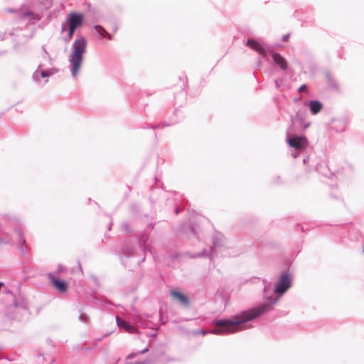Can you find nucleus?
<instances>
[{
  "label": "nucleus",
  "mask_w": 364,
  "mask_h": 364,
  "mask_svg": "<svg viewBox=\"0 0 364 364\" xmlns=\"http://www.w3.org/2000/svg\"><path fill=\"white\" fill-rule=\"evenodd\" d=\"M201 333L203 334V335L205 334V333L203 331H201Z\"/></svg>",
  "instance_id": "nucleus-20"
},
{
  "label": "nucleus",
  "mask_w": 364,
  "mask_h": 364,
  "mask_svg": "<svg viewBox=\"0 0 364 364\" xmlns=\"http://www.w3.org/2000/svg\"><path fill=\"white\" fill-rule=\"evenodd\" d=\"M84 16L81 14L70 13L68 18L69 38H71L76 28L82 26Z\"/></svg>",
  "instance_id": "nucleus-3"
},
{
  "label": "nucleus",
  "mask_w": 364,
  "mask_h": 364,
  "mask_svg": "<svg viewBox=\"0 0 364 364\" xmlns=\"http://www.w3.org/2000/svg\"><path fill=\"white\" fill-rule=\"evenodd\" d=\"M310 110L313 114H318L322 108V105L320 102L312 100L309 102Z\"/></svg>",
  "instance_id": "nucleus-10"
},
{
  "label": "nucleus",
  "mask_w": 364,
  "mask_h": 364,
  "mask_svg": "<svg viewBox=\"0 0 364 364\" xmlns=\"http://www.w3.org/2000/svg\"><path fill=\"white\" fill-rule=\"evenodd\" d=\"M148 350H149V349H148V348H146V349H144V350H142L141 353H144L147 352Z\"/></svg>",
  "instance_id": "nucleus-19"
},
{
  "label": "nucleus",
  "mask_w": 364,
  "mask_h": 364,
  "mask_svg": "<svg viewBox=\"0 0 364 364\" xmlns=\"http://www.w3.org/2000/svg\"><path fill=\"white\" fill-rule=\"evenodd\" d=\"M272 57L274 62L277 64L282 70H286L287 68L286 60L281 55L277 53H272Z\"/></svg>",
  "instance_id": "nucleus-8"
},
{
  "label": "nucleus",
  "mask_w": 364,
  "mask_h": 364,
  "mask_svg": "<svg viewBox=\"0 0 364 364\" xmlns=\"http://www.w3.org/2000/svg\"><path fill=\"white\" fill-rule=\"evenodd\" d=\"M48 279L51 282L53 287L60 292L65 293L68 289V283L63 280L57 279L53 274H48Z\"/></svg>",
  "instance_id": "nucleus-6"
},
{
  "label": "nucleus",
  "mask_w": 364,
  "mask_h": 364,
  "mask_svg": "<svg viewBox=\"0 0 364 364\" xmlns=\"http://www.w3.org/2000/svg\"><path fill=\"white\" fill-rule=\"evenodd\" d=\"M87 42L85 38L76 39L72 46V53L70 56L71 71L73 75H77L82 63V55L86 50Z\"/></svg>",
  "instance_id": "nucleus-2"
},
{
  "label": "nucleus",
  "mask_w": 364,
  "mask_h": 364,
  "mask_svg": "<svg viewBox=\"0 0 364 364\" xmlns=\"http://www.w3.org/2000/svg\"><path fill=\"white\" fill-rule=\"evenodd\" d=\"M134 356V355L132 353V354H129V355L127 356V358H133Z\"/></svg>",
  "instance_id": "nucleus-18"
},
{
  "label": "nucleus",
  "mask_w": 364,
  "mask_h": 364,
  "mask_svg": "<svg viewBox=\"0 0 364 364\" xmlns=\"http://www.w3.org/2000/svg\"><path fill=\"white\" fill-rule=\"evenodd\" d=\"M93 32L97 36H102L105 35V29L100 26H95L93 27Z\"/></svg>",
  "instance_id": "nucleus-12"
},
{
  "label": "nucleus",
  "mask_w": 364,
  "mask_h": 364,
  "mask_svg": "<svg viewBox=\"0 0 364 364\" xmlns=\"http://www.w3.org/2000/svg\"><path fill=\"white\" fill-rule=\"evenodd\" d=\"M117 324L119 326L124 327L127 331L132 332L134 331V328L129 325L125 321L120 319L118 316L117 317Z\"/></svg>",
  "instance_id": "nucleus-11"
},
{
  "label": "nucleus",
  "mask_w": 364,
  "mask_h": 364,
  "mask_svg": "<svg viewBox=\"0 0 364 364\" xmlns=\"http://www.w3.org/2000/svg\"><path fill=\"white\" fill-rule=\"evenodd\" d=\"M171 295L173 298L178 299L181 304L184 305H187L189 303L188 298L185 294L179 291H172L171 292Z\"/></svg>",
  "instance_id": "nucleus-9"
},
{
  "label": "nucleus",
  "mask_w": 364,
  "mask_h": 364,
  "mask_svg": "<svg viewBox=\"0 0 364 364\" xmlns=\"http://www.w3.org/2000/svg\"><path fill=\"white\" fill-rule=\"evenodd\" d=\"M53 73H54V70H51L50 72H48V71H44V70H43V71H41V72L40 73L41 76L42 77H48V76H49V75H52V74H53Z\"/></svg>",
  "instance_id": "nucleus-13"
},
{
  "label": "nucleus",
  "mask_w": 364,
  "mask_h": 364,
  "mask_svg": "<svg viewBox=\"0 0 364 364\" xmlns=\"http://www.w3.org/2000/svg\"><path fill=\"white\" fill-rule=\"evenodd\" d=\"M291 286V280L289 276L283 273L279 277V280L277 284L275 291L277 294H284Z\"/></svg>",
  "instance_id": "nucleus-4"
},
{
  "label": "nucleus",
  "mask_w": 364,
  "mask_h": 364,
  "mask_svg": "<svg viewBox=\"0 0 364 364\" xmlns=\"http://www.w3.org/2000/svg\"><path fill=\"white\" fill-rule=\"evenodd\" d=\"M105 36H106L109 40H111V39H112V36H111V35H110L108 32H107V31H106V30H105Z\"/></svg>",
  "instance_id": "nucleus-17"
},
{
  "label": "nucleus",
  "mask_w": 364,
  "mask_h": 364,
  "mask_svg": "<svg viewBox=\"0 0 364 364\" xmlns=\"http://www.w3.org/2000/svg\"><path fill=\"white\" fill-rule=\"evenodd\" d=\"M58 271H59V272H63L65 271V268L63 265H59Z\"/></svg>",
  "instance_id": "nucleus-15"
},
{
  "label": "nucleus",
  "mask_w": 364,
  "mask_h": 364,
  "mask_svg": "<svg viewBox=\"0 0 364 364\" xmlns=\"http://www.w3.org/2000/svg\"><path fill=\"white\" fill-rule=\"evenodd\" d=\"M290 146L297 150L304 149L307 146V139L305 136H294L288 139Z\"/></svg>",
  "instance_id": "nucleus-5"
},
{
  "label": "nucleus",
  "mask_w": 364,
  "mask_h": 364,
  "mask_svg": "<svg viewBox=\"0 0 364 364\" xmlns=\"http://www.w3.org/2000/svg\"><path fill=\"white\" fill-rule=\"evenodd\" d=\"M363 252H364V247H363Z\"/></svg>",
  "instance_id": "nucleus-21"
},
{
  "label": "nucleus",
  "mask_w": 364,
  "mask_h": 364,
  "mask_svg": "<svg viewBox=\"0 0 364 364\" xmlns=\"http://www.w3.org/2000/svg\"><path fill=\"white\" fill-rule=\"evenodd\" d=\"M247 46L250 47L252 49L256 50L260 55L266 56V52L264 48L257 41L253 39H248L247 41Z\"/></svg>",
  "instance_id": "nucleus-7"
},
{
  "label": "nucleus",
  "mask_w": 364,
  "mask_h": 364,
  "mask_svg": "<svg viewBox=\"0 0 364 364\" xmlns=\"http://www.w3.org/2000/svg\"><path fill=\"white\" fill-rule=\"evenodd\" d=\"M269 304H264L259 307L241 312L231 319H222L215 321V328L212 333L220 335L232 333L240 330V324L251 321L265 313L269 309Z\"/></svg>",
  "instance_id": "nucleus-1"
},
{
  "label": "nucleus",
  "mask_w": 364,
  "mask_h": 364,
  "mask_svg": "<svg viewBox=\"0 0 364 364\" xmlns=\"http://www.w3.org/2000/svg\"><path fill=\"white\" fill-rule=\"evenodd\" d=\"M289 38V34L284 35L282 37V39L284 41H288Z\"/></svg>",
  "instance_id": "nucleus-16"
},
{
  "label": "nucleus",
  "mask_w": 364,
  "mask_h": 364,
  "mask_svg": "<svg viewBox=\"0 0 364 364\" xmlns=\"http://www.w3.org/2000/svg\"><path fill=\"white\" fill-rule=\"evenodd\" d=\"M306 90H307V87H306V85H301V86L299 87V91L300 92H306Z\"/></svg>",
  "instance_id": "nucleus-14"
}]
</instances>
